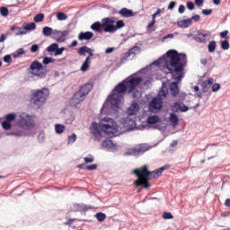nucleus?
Returning <instances> with one entry per match:
<instances>
[{
	"mask_svg": "<svg viewBox=\"0 0 230 230\" xmlns=\"http://www.w3.org/2000/svg\"><path fill=\"white\" fill-rule=\"evenodd\" d=\"M141 82H143V77L130 75L119 83L103 103L101 109V114H118V111L121 109V103H123V100H125L123 94L126 93H128V94L134 93L136 87H137Z\"/></svg>",
	"mask_w": 230,
	"mask_h": 230,
	"instance_id": "obj_1",
	"label": "nucleus"
},
{
	"mask_svg": "<svg viewBox=\"0 0 230 230\" xmlns=\"http://www.w3.org/2000/svg\"><path fill=\"white\" fill-rule=\"evenodd\" d=\"M166 55L171 58L170 61L165 62L166 75H172V79L176 80L170 84L169 91L172 98H177L181 93L179 82H182L184 78V67L188 64V58L186 54L179 53L175 49L168 50Z\"/></svg>",
	"mask_w": 230,
	"mask_h": 230,
	"instance_id": "obj_2",
	"label": "nucleus"
},
{
	"mask_svg": "<svg viewBox=\"0 0 230 230\" xmlns=\"http://www.w3.org/2000/svg\"><path fill=\"white\" fill-rule=\"evenodd\" d=\"M116 18H103L102 22H95L91 25V30L93 31H99L103 30L105 33H116L118 30H121V28H125V22L123 20H118L115 22Z\"/></svg>",
	"mask_w": 230,
	"mask_h": 230,
	"instance_id": "obj_3",
	"label": "nucleus"
},
{
	"mask_svg": "<svg viewBox=\"0 0 230 230\" xmlns=\"http://www.w3.org/2000/svg\"><path fill=\"white\" fill-rule=\"evenodd\" d=\"M49 96V89L42 88L41 90H34L30 99V105L33 109H40Z\"/></svg>",
	"mask_w": 230,
	"mask_h": 230,
	"instance_id": "obj_4",
	"label": "nucleus"
},
{
	"mask_svg": "<svg viewBox=\"0 0 230 230\" xmlns=\"http://www.w3.org/2000/svg\"><path fill=\"white\" fill-rule=\"evenodd\" d=\"M99 126L101 127L102 132L106 134V136H114L119 128L118 123L114 121V119L109 117L103 118Z\"/></svg>",
	"mask_w": 230,
	"mask_h": 230,
	"instance_id": "obj_5",
	"label": "nucleus"
},
{
	"mask_svg": "<svg viewBox=\"0 0 230 230\" xmlns=\"http://www.w3.org/2000/svg\"><path fill=\"white\" fill-rule=\"evenodd\" d=\"M93 83H86L80 89L74 93L73 98L70 100L71 103L78 105L81 102L85 100V97L91 91H93Z\"/></svg>",
	"mask_w": 230,
	"mask_h": 230,
	"instance_id": "obj_6",
	"label": "nucleus"
},
{
	"mask_svg": "<svg viewBox=\"0 0 230 230\" xmlns=\"http://www.w3.org/2000/svg\"><path fill=\"white\" fill-rule=\"evenodd\" d=\"M133 173L134 175H137V177H143V179H146V181H152V179H157L162 175L159 169H156L153 172L148 171L147 165H143L140 168H137L133 170Z\"/></svg>",
	"mask_w": 230,
	"mask_h": 230,
	"instance_id": "obj_7",
	"label": "nucleus"
},
{
	"mask_svg": "<svg viewBox=\"0 0 230 230\" xmlns=\"http://www.w3.org/2000/svg\"><path fill=\"white\" fill-rule=\"evenodd\" d=\"M31 75L38 76L39 78H46L48 75V66L42 65V63L38 60L33 61L31 66Z\"/></svg>",
	"mask_w": 230,
	"mask_h": 230,
	"instance_id": "obj_8",
	"label": "nucleus"
},
{
	"mask_svg": "<svg viewBox=\"0 0 230 230\" xmlns=\"http://www.w3.org/2000/svg\"><path fill=\"white\" fill-rule=\"evenodd\" d=\"M17 123L21 128L24 130H31V128H35V120L31 118V116L22 113L20 115Z\"/></svg>",
	"mask_w": 230,
	"mask_h": 230,
	"instance_id": "obj_9",
	"label": "nucleus"
},
{
	"mask_svg": "<svg viewBox=\"0 0 230 230\" xmlns=\"http://www.w3.org/2000/svg\"><path fill=\"white\" fill-rule=\"evenodd\" d=\"M71 33L70 30H66V31H58L54 30L53 36H51V39L56 40L57 42L62 43L66 42V38L67 35Z\"/></svg>",
	"mask_w": 230,
	"mask_h": 230,
	"instance_id": "obj_10",
	"label": "nucleus"
},
{
	"mask_svg": "<svg viewBox=\"0 0 230 230\" xmlns=\"http://www.w3.org/2000/svg\"><path fill=\"white\" fill-rule=\"evenodd\" d=\"M163 109V101L160 98H153L149 103V111L151 112H159Z\"/></svg>",
	"mask_w": 230,
	"mask_h": 230,
	"instance_id": "obj_11",
	"label": "nucleus"
},
{
	"mask_svg": "<svg viewBox=\"0 0 230 230\" xmlns=\"http://www.w3.org/2000/svg\"><path fill=\"white\" fill-rule=\"evenodd\" d=\"M193 40L196 42H200L201 44H206L209 39H211V35L209 33H200L197 32L193 36Z\"/></svg>",
	"mask_w": 230,
	"mask_h": 230,
	"instance_id": "obj_12",
	"label": "nucleus"
},
{
	"mask_svg": "<svg viewBox=\"0 0 230 230\" xmlns=\"http://www.w3.org/2000/svg\"><path fill=\"white\" fill-rule=\"evenodd\" d=\"M139 51H141V49L137 46L133 47L132 49H130L128 52H126L124 54V57H122L120 58L121 64H124L125 62H127V60H128V58H130L131 55H133V57H136V55L137 53H139Z\"/></svg>",
	"mask_w": 230,
	"mask_h": 230,
	"instance_id": "obj_13",
	"label": "nucleus"
},
{
	"mask_svg": "<svg viewBox=\"0 0 230 230\" xmlns=\"http://www.w3.org/2000/svg\"><path fill=\"white\" fill-rule=\"evenodd\" d=\"M170 60H172V58L168 57V55L165 53L164 56H162L158 59L155 60L153 62V66H161V64H164V67L166 73V71H168V68H166V62H170Z\"/></svg>",
	"mask_w": 230,
	"mask_h": 230,
	"instance_id": "obj_14",
	"label": "nucleus"
},
{
	"mask_svg": "<svg viewBox=\"0 0 230 230\" xmlns=\"http://www.w3.org/2000/svg\"><path fill=\"white\" fill-rule=\"evenodd\" d=\"M90 130L92 134L94 136L96 141H100L102 139V131L100 130V128L98 127V123L93 122Z\"/></svg>",
	"mask_w": 230,
	"mask_h": 230,
	"instance_id": "obj_15",
	"label": "nucleus"
},
{
	"mask_svg": "<svg viewBox=\"0 0 230 230\" xmlns=\"http://www.w3.org/2000/svg\"><path fill=\"white\" fill-rule=\"evenodd\" d=\"M150 180H146V178L143 177H137V180L134 181V185L137 188H139V186H143L146 190H148L150 188V183L148 182Z\"/></svg>",
	"mask_w": 230,
	"mask_h": 230,
	"instance_id": "obj_16",
	"label": "nucleus"
},
{
	"mask_svg": "<svg viewBox=\"0 0 230 230\" xmlns=\"http://www.w3.org/2000/svg\"><path fill=\"white\" fill-rule=\"evenodd\" d=\"M93 50L87 46L81 47L77 51V53H78V55H80V57H85V53H88L89 60H91V57H94V53H93Z\"/></svg>",
	"mask_w": 230,
	"mask_h": 230,
	"instance_id": "obj_17",
	"label": "nucleus"
},
{
	"mask_svg": "<svg viewBox=\"0 0 230 230\" xmlns=\"http://www.w3.org/2000/svg\"><path fill=\"white\" fill-rule=\"evenodd\" d=\"M119 14L121 15V17H124V19H130V17H134V11L124 7L119 11Z\"/></svg>",
	"mask_w": 230,
	"mask_h": 230,
	"instance_id": "obj_18",
	"label": "nucleus"
},
{
	"mask_svg": "<svg viewBox=\"0 0 230 230\" xmlns=\"http://www.w3.org/2000/svg\"><path fill=\"white\" fill-rule=\"evenodd\" d=\"M94 37V33L91 31H86V32H80L78 34V39L79 40H91Z\"/></svg>",
	"mask_w": 230,
	"mask_h": 230,
	"instance_id": "obj_19",
	"label": "nucleus"
},
{
	"mask_svg": "<svg viewBox=\"0 0 230 230\" xmlns=\"http://www.w3.org/2000/svg\"><path fill=\"white\" fill-rule=\"evenodd\" d=\"M148 149L146 147V146L145 145H140L137 147H134L131 149L132 154H134V155H137V154H145V152H146Z\"/></svg>",
	"mask_w": 230,
	"mask_h": 230,
	"instance_id": "obj_20",
	"label": "nucleus"
},
{
	"mask_svg": "<svg viewBox=\"0 0 230 230\" xmlns=\"http://www.w3.org/2000/svg\"><path fill=\"white\" fill-rule=\"evenodd\" d=\"M11 31H13V33L19 37V35H26L28 31H23L22 27H17L15 25L11 26Z\"/></svg>",
	"mask_w": 230,
	"mask_h": 230,
	"instance_id": "obj_21",
	"label": "nucleus"
},
{
	"mask_svg": "<svg viewBox=\"0 0 230 230\" xmlns=\"http://www.w3.org/2000/svg\"><path fill=\"white\" fill-rule=\"evenodd\" d=\"M73 209L74 211H84L85 213L86 211H89V209H91V207H87V205L84 204L80 205L78 203H75L73 205Z\"/></svg>",
	"mask_w": 230,
	"mask_h": 230,
	"instance_id": "obj_22",
	"label": "nucleus"
},
{
	"mask_svg": "<svg viewBox=\"0 0 230 230\" xmlns=\"http://www.w3.org/2000/svg\"><path fill=\"white\" fill-rule=\"evenodd\" d=\"M58 49V43H52L47 48L48 53H50V56L57 57V51Z\"/></svg>",
	"mask_w": 230,
	"mask_h": 230,
	"instance_id": "obj_23",
	"label": "nucleus"
},
{
	"mask_svg": "<svg viewBox=\"0 0 230 230\" xmlns=\"http://www.w3.org/2000/svg\"><path fill=\"white\" fill-rule=\"evenodd\" d=\"M138 109H139V104L137 102L132 103L130 107L128 109V116H134L136 112H137Z\"/></svg>",
	"mask_w": 230,
	"mask_h": 230,
	"instance_id": "obj_24",
	"label": "nucleus"
},
{
	"mask_svg": "<svg viewBox=\"0 0 230 230\" xmlns=\"http://www.w3.org/2000/svg\"><path fill=\"white\" fill-rule=\"evenodd\" d=\"M179 28H190L191 24H193V22L189 18L187 20H181L177 22Z\"/></svg>",
	"mask_w": 230,
	"mask_h": 230,
	"instance_id": "obj_25",
	"label": "nucleus"
},
{
	"mask_svg": "<svg viewBox=\"0 0 230 230\" xmlns=\"http://www.w3.org/2000/svg\"><path fill=\"white\" fill-rule=\"evenodd\" d=\"M22 28L24 31H33L34 30H37V24L35 22H25Z\"/></svg>",
	"mask_w": 230,
	"mask_h": 230,
	"instance_id": "obj_26",
	"label": "nucleus"
},
{
	"mask_svg": "<svg viewBox=\"0 0 230 230\" xmlns=\"http://www.w3.org/2000/svg\"><path fill=\"white\" fill-rule=\"evenodd\" d=\"M170 123L172 127L179 125V117L175 113H170Z\"/></svg>",
	"mask_w": 230,
	"mask_h": 230,
	"instance_id": "obj_27",
	"label": "nucleus"
},
{
	"mask_svg": "<svg viewBox=\"0 0 230 230\" xmlns=\"http://www.w3.org/2000/svg\"><path fill=\"white\" fill-rule=\"evenodd\" d=\"M55 31H53V28L45 26L42 29V33L45 37H53V33ZM52 35V36H51Z\"/></svg>",
	"mask_w": 230,
	"mask_h": 230,
	"instance_id": "obj_28",
	"label": "nucleus"
},
{
	"mask_svg": "<svg viewBox=\"0 0 230 230\" xmlns=\"http://www.w3.org/2000/svg\"><path fill=\"white\" fill-rule=\"evenodd\" d=\"M114 146V143L112 142V140H104L102 143V147L104 150H111V148H112Z\"/></svg>",
	"mask_w": 230,
	"mask_h": 230,
	"instance_id": "obj_29",
	"label": "nucleus"
},
{
	"mask_svg": "<svg viewBox=\"0 0 230 230\" xmlns=\"http://www.w3.org/2000/svg\"><path fill=\"white\" fill-rule=\"evenodd\" d=\"M159 121H160V119H159V116L157 115L150 116L147 119L148 125H156V123H159Z\"/></svg>",
	"mask_w": 230,
	"mask_h": 230,
	"instance_id": "obj_30",
	"label": "nucleus"
},
{
	"mask_svg": "<svg viewBox=\"0 0 230 230\" xmlns=\"http://www.w3.org/2000/svg\"><path fill=\"white\" fill-rule=\"evenodd\" d=\"M90 66H91V59H89V57H87L81 66V71L85 73V71L89 69Z\"/></svg>",
	"mask_w": 230,
	"mask_h": 230,
	"instance_id": "obj_31",
	"label": "nucleus"
},
{
	"mask_svg": "<svg viewBox=\"0 0 230 230\" xmlns=\"http://www.w3.org/2000/svg\"><path fill=\"white\" fill-rule=\"evenodd\" d=\"M161 93L164 98H166V96H168V82H163Z\"/></svg>",
	"mask_w": 230,
	"mask_h": 230,
	"instance_id": "obj_32",
	"label": "nucleus"
},
{
	"mask_svg": "<svg viewBox=\"0 0 230 230\" xmlns=\"http://www.w3.org/2000/svg\"><path fill=\"white\" fill-rule=\"evenodd\" d=\"M55 130H56V134H62L66 130V126L62 124H56Z\"/></svg>",
	"mask_w": 230,
	"mask_h": 230,
	"instance_id": "obj_33",
	"label": "nucleus"
},
{
	"mask_svg": "<svg viewBox=\"0 0 230 230\" xmlns=\"http://www.w3.org/2000/svg\"><path fill=\"white\" fill-rule=\"evenodd\" d=\"M208 48L209 53L215 52V49H217V41L215 40L209 41Z\"/></svg>",
	"mask_w": 230,
	"mask_h": 230,
	"instance_id": "obj_34",
	"label": "nucleus"
},
{
	"mask_svg": "<svg viewBox=\"0 0 230 230\" xmlns=\"http://www.w3.org/2000/svg\"><path fill=\"white\" fill-rule=\"evenodd\" d=\"M9 13H10V11H8V7L6 6L0 7V15H2V17H8Z\"/></svg>",
	"mask_w": 230,
	"mask_h": 230,
	"instance_id": "obj_35",
	"label": "nucleus"
},
{
	"mask_svg": "<svg viewBox=\"0 0 230 230\" xmlns=\"http://www.w3.org/2000/svg\"><path fill=\"white\" fill-rule=\"evenodd\" d=\"M58 21H67V14L62 12L57 13Z\"/></svg>",
	"mask_w": 230,
	"mask_h": 230,
	"instance_id": "obj_36",
	"label": "nucleus"
},
{
	"mask_svg": "<svg viewBox=\"0 0 230 230\" xmlns=\"http://www.w3.org/2000/svg\"><path fill=\"white\" fill-rule=\"evenodd\" d=\"M55 61H56V59L53 58L45 57L43 58L42 63L44 64V66H49V64H53Z\"/></svg>",
	"mask_w": 230,
	"mask_h": 230,
	"instance_id": "obj_37",
	"label": "nucleus"
},
{
	"mask_svg": "<svg viewBox=\"0 0 230 230\" xmlns=\"http://www.w3.org/2000/svg\"><path fill=\"white\" fill-rule=\"evenodd\" d=\"M5 121L12 123V121H15V113H8L5 117Z\"/></svg>",
	"mask_w": 230,
	"mask_h": 230,
	"instance_id": "obj_38",
	"label": "nucleus"
},
{
	"mask_svg": "<svg viewBox=\"0 0 230 230\" xmlns=\"http://www.w3.org/2000/svg\"><path fill=\"white\" fill-rule=\"evenodd\" d=\"M98 222H103L105 220V218H107V216L102 213V212H99L95 215Z\"/></svg>",
	"mask_w": 230,
	"mask_h": 230,
	"instance_id": "obj_39",
	"label": "nucleus"
},
{
	"mask_svg": "<svg viewBox=\"0 0 230 230\" xmlns=\"http://www.w3.org/2000/svg\"><path fill=\"white\" fill-rule=\"evenodd\" d=\"M6 136H15L16 137H22V136H24V132L22 131L7 132Z\"/></svg>",
	"mask_w": 230,
	"mask_h": 230,
	"instance_id": "obj_40",
	"label": "nucleus"
},
{
	"mask_svg": "<svg viewBox=\"0 0 230 230\" xmlns=\"http://www.w3.org/2000/svg\"><path fill=\"white\" fill-rule=\"evenodd\" d=\"M44 21V13H38L34 16V22H42Z\"/></svg>",
	"mask_w": 230,
	"mask_h": 230,
	"instance_id": "obj_41",
	"label": "nucleus"
},
{
	"mask_svg": "<svg viewBox=\"0 0 230 230\" xmlns=\"http://www.w3.org/2000/svg\"><path fill=\"white\" fill-rule=\"evenodd\" d=\"M221 48L222 49L227 50L230 48L229 40H225L221 41Z\"/></svg>",
	"mask_w": 230,
	"mask_h": 230,
	"instance_id": "obj_42",
	"label": "nucleus"
},
{
	"mask_svg": "<svg viewBox=\"0 0 230 230\" xmlns=\"http://www.w3.org/2000/svg\"><path fill=\"white\" fill-rule=\"evenodd\" d=\"M2 127L4 130H10V128H12V122L4 120L2 122Z\"/></svg>",
	"mask_w": 230,
	"mask_h": 230,
	"instance_id": "obj_43",
	"label": "nucleus"
},
{
	"mask_svg": "<svg viewBox=\"0 0 230 230\" xmlns=\"http://www.w3.org/2000/svg\"><path fill=\"white\" fill-rule=\"evenodd\" d=\"M163 218H164V220H172L173 215L172 212H164Z\"/></svg>",
	"mask_w": 230,
	"mask_h": 230,
	"instance_id": "obj_44",
	"label": "nucleus"
},
{
	"mask_svg": "<svg viewBox=\"0 0 230 230\" xmlns=\"http://www.w3.org/2000/svg\"><path fill=\"white\" fill-rule=\"evenodd\" d=\"M84 161L86 164H89L91 163H94V156L93 155H89L88 157H84Z\"/></svg>",
	"mask_w": 230,
	"mask_h": 230,
	"instance_id": "obj_45",
	"label": "nucleus"
},
{
	"mask_svg": "<svg viewBox=\"0 0 230 230\" xmlns=\"http://www.w3.org/2000/svg\"><path fill=\"white\" fill-rule=\"evenodd\" d=\"M190 109H191V107H188L186 104L181 103V106H180L181 112H188Z\"/></svg>",
	"mask_w": 230,
	"mask_h": 230,
	"instance_id": "obj_46",
	"label": "nucleus"
},
{
	"mask_svg": "<svg viewBox=\"0 0 230 230\" xmlns=\"http://www.w3.org/2000/svg\"><path fill=\"white\" fill-rule=\"evenodd\" d=\"M181 111V103L180 102H174L172 105V111L177 112Z\"/></svg>",
	"mask_w": 230,
	"mask_h": 230,
	"instance_id": "obj_47",
	"label": "nucleus"
},
{
	"mask_svg": "<svg viewBox=\"0 0 230 230\" xmlns=\"http://www.w3.org/2000/svg\"><path fill=\"white\" fill-rule=\"evenodd\" d=\"M97 168H98V164H96L85 166V170H88V172H93V170H96Z\"/></svg>",
	"mask_w": 230,
	"mask_h": 230,
	"instance_id": "obj_48",
	"label": "nucleus"
},
{
	"mask_svg": "<svg viewBox=\"0 0 230 230\" xmlns=\"http://www.w3.org/2000/svg\"><path fill=\"white\" fill-rule=\"evenodd\" d=\"M190 22H193V21H194V22H199V21H200V15L194 14V15H192L191 18H190Z\"/></svg>",
	"mask_w": 230,
	"mask_h": 230,
	"instance_id": "obj_49",
	"label": "nucleus"
},
{
	"mask_svg": "<svg viewBox=\"0 0 230 230\" xmlns=\"http://www.w3.org/2000/svg\"><path fill=\"white\" fill-rule=\"evenodd\" d=\"M173 37H175V35H173V33L167 34V35L164 36L163 38H161V42H164V40H166L168 39H173Z\"/></svg>",
	"mask_w": 230,
	"mask_h": 230,
	"instance_id": "obj_50",
	"label": "nucleus"
},
{
	"mask_svg": "<svg viewBox=\"0 0 230 230\" xmlns=\"http://www.w3.org/2000/svg\"><path fill=\"white\" fill-rule=\"evenodd\" d=\"M75 141H76V134L73 133L68 136V143H75Z\"/></svg>",
	"mask_w": 230,
	"mask_h": 230,
	"instance_id": "obj_51",
	"label": "nucleus"
},
{
	"mask_svg": "<svg viewBox=\"0 0 230 230\" xmlns=\"http://www.w3.org/2000/svg\"><path fill=\"white\" fill-rule=\"evenodd\" d=\"M217 91H220V84L216 83L212 85V92L217 93Z\"/></svg>",
	"mask_w": 230,
	"mask_h": 230,
	"instance_id": "obj_52",
	"label": "nucleus"
},
{
	"mask_svg": "<svg viewBox=\"0 0 230 230\" xmlns=\"http://www.w3.org/2000/svg\"><path fill=\"white\" fill-rule=\"evenodd\" d=\"M164 170H170V164H165L158 168V171L160 172L161 175H163V172H164Z\"/></svg>",
	"mask_w": 230,
	"mask_h": 230,
	"instance_id": "obj_53",
	"label": "nucleus"
},
{
	"mask_svg": "<svg viewBox=\"0 0 230 230\" xmlns=\"http://www.w3.org/2000/svg\"><path fill=\"white\" fill-rule=\"evenodd\" d=\"M201 87H202V93H208V91H209V85H208L206 83L201 84Z\"/></svg>",
	"mask_w": 230,
	"mask_h": 230,
	"instance_id": "obj_54",
	"label": "nucleus"
},
{
	"mask_svg": "<svg viewBox=\"0 0 230 230\" xmlns=\"http://www.w3.org/2000/svg\"><path fill=\"white\" fill-rule=\"evenodd\" d=\"M188 10H195V4L191 1L187 2Z\"/></svg>",
	"mask_w": 230,
	"mask_h": 230,
	"instance_id": "obj_55",
	"label": "nucleus"
},
{
	"mask_svg": "<svg viewBox=\"0 0 230 230\" xmlns=\"http://www.w3.org/2000/svg\"><path fill=\"white\" fill-rule=\"evenodd\" d=\"M64 51H66V48H64V47L58 48V50L56 52V56L59 57V55H62V53H64Z\"/></svg>",
	"mask_w": 230,
	"mask_h": 230,
	"instance_id": "obj_56",
	"label": "nucleus"
},
{
	"mask_svg": "<svg viewBox=\"0 0 230 230\" xmlns=\"http://www.w3.org/2000/svg\"><path fill=\"white\" fill-rule=\"evenodd\" d=\"M175 6H177V2L171 1L168 5V10H173V8H175Z\"/></svg>",
	"mask_w": 230,
	"mask_h": 230,
	"instance_id": "obj_57",
	"label": "nucleus"
},
{
	"mask_svg": "<svg viewBox=\"0 0 230 230\" xmlns=\"http://www.w3.org/2000/svg\"><path fill=\"white\" fill-rule=\"evenodd\" d=\"M202 13L203 15H211V13H213V9H203Z\"/></svg>",
	"mask_w": 230,
	"mask_h": 230,
	"instance_id": "obj_58",
	"label": "nucleus"
},
{
	"mask_svg": "<svg viewBox=\"0 0 230 230\" xmlns=\"http://www.w3.org/2000/svg\"><path fill=\"white\" fill-rule=\"evenodd\" d=\"M184 12H186V6H184V4H181L178 8V13H184Z\"/></svg>",
	"mask_w": 230,
	"mask_h": 230,
	"instance_id": "obj_59",
	"label": "nucleus"
},
{
	"mask_svg": "<svg viewBox=\"0 0 230 230\" xmlns=\"http://www.w3.org/2000/svg\"><path fill=\"white\" fill-rule=\"evenodd\" d=\"M37 51H39V46L37 44H33L31 47V53H37Z\"/></svg>",
	"mask_w": 230,
	"mask_h": 230,
	"instance_id": "obj_60",
	"label": "nucleus"
},
{
	"mask_svg": "<svg viewBox=\"0 0 230 230\" xmlns=\"http://www.w3.org/2000/svg\"><path fill=\"white\" fill-rule=\"evenodd\" d=\"M4 62H5L6 64H10V62H12V56L10 55H5L4 57Z\"/></svg>",
	"mask_w": 230,
	"mask_h": 230,
	"instance_id": "obj_61",
	"label": "nucleus"
},
{
	"mask_svg": "<svg viewBox=\"0 0 230 230\" xmlns=\"http://www.w3.org/2000/svg\"><path fill=\"white\" fill-rule=\"evenodd\" d=\"M213 82H214V79L213 78H208V80H205L203 82V84H206L207 85L210 86L213 85Z\"/></svg>",
	"mask_w": 230,
	"mask_h": 230,
	"instance_id": "obj_62",
	"label": "nucleus"
},
{
	"mask_svg": "<svg viewBox=\"0 0 230 230\" xmlns=\"http://www.w3.org/2000/svg\"><path fill=\"white\" fill-rule=\"evenodd\" d=\"M195 4L198 5L199 7L204 6V0H194Z\"/></svg>",
	"mask_w": 230,
	"mask_h": 230,
	"instance_id": "obj_63",
	"label": "nucleus"
},
{
	"mask_svg": "<svg viewBox=\"0 0 230 230\" xmlns=\"http://www.w3.org/2000/svg\"><path fill=\"white\" fill-rule=\"evenodd\" d=\"M155 24V16H152V21L148 23L147 28H152Z\"/></svg>",
	"mask_w": 230,
	"mask_h": 230,
	"instance_id": "obj_64",
	"label": "nucleus"
}]
</instances>
